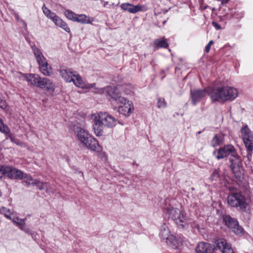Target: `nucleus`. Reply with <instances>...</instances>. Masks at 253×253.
<instances>
[{"label": "nucleus", "mask_w": 253, "mask_h": 253, "mask_svg": "<svg viewBox=\"0 0 253 253\" xmlns=\"http://www.w3.org/2000/svg\"><path fill=\"white\" fill-rule=\"evenodd\" d=\"M32 49L39 65L46 61L45 58L43 56L40 49L36 46L33 47Z\"/></svg>", "instance_id": "23"}, {"label": "nucleus", "mask_w": 253, "mask_h": 253, "mask_svg": "<svg viewBox=\"0 0 253 253\" xmlns=\"http://www.w3.org/2000/svg\"><path fill=\"white\" fill-rule=\"evenodd\" d=\"M6 176L11 179H23L26 173L14 167L6 166Z\"/></svg>", "instance_id": "15"}, {"label": "nucleus", "mask_w": 253, "mask_h": 253, "mask_svg": "<svg viewBox=\"0 0 253 253\" xmlns=\"http://www.w3.org/2000/svg\"><path fill=\"white\" fill-rule=\"evenodd\" d=\"M154 45L157 48H167L169 44L166 39L163 38L162 39H157L154 41Z\"/></svg>", "instance_id": "26"}, {"label": "nucleus", "mask_w": 253, "mask_h": 253, "mask_svg": "<svg viewBox=\"0 0 253 253\" xmlns=\"http://www.w3.org/2000/svg\"><path fill=\"white\" fill-rule=\"evenodd\" d=\"M59 73L60 76L65 82H73L76 86L81 88L85 87L81 76L72 69L66 67H62L59 69Z\"/></svg>", "instance_id": "6"}, {"label": "nucleus", "mask_w": 253, "mask_h": 253, "mask_svg": "<svg viewBox=\"0 0 253 253\" xmlns=\"http://www.w3.org/2000/svg\"><path fill=\"white\" fill-rule=\"evenodd\" d=\"M213 155L216 159L220 160L231 156L230 161V167L235 176L238 179L241 178L244 175L242 160L237 154L234 147L231 145H227L215 150Z\"/></svg>", "instance_id": "1"}, {"label": "nucleus", "mask_w": 253, "mask_h": 253, "mask_svg": "<svg viewBox=\"0 0 253 253\" xmlns=\"http://www.w3.org/2000/svg\"><path fill=\"white\" fill-rule=\"evenodd\" d=\"M25 182L28 185H32L33 186H37V188L40 190H45L47 193L51 192L50 186L48 183L41 181L39 179H34L31 175H29L26 173Z\"/></svg>", "instance_id": "10"}, {"label": "nucleus", "mask_w": 253, "mask_h": 253, "mask_svg": "<svg viewBox=\"0 0 253 253\" xmlns=\"http://www.w3.org/2000/svg\"><path fill=\"white\" fill-rule=\"evenodd\" d=\"M64 15L65 17L70 20L75 21L77 18V14L75 13L73 11L69 10H65Z\"/></svg>", "instance_id": "28"}, {"label": "nucleus", "mask_w": 253, "mask_h": 253, "mask_svg": "<svg viewBox=\"0 0 253 253\" xmlns=\"http://www.w3.org/2000/svg\"><path fill=\"white\" fill-rule=\"evenodd\" d=\"M223 141L224 135L221 133H219L214 135L211 141V146L215 147L222 144Z\"/></svg>", "instance_id": "24"}, {"label": "nucleus", "mask_w": 253, "mask_h": 253, "mask_svg": "<svg viewBox=\"0 0 253 253\" xmlns=\"http://www.w3.org/2000/svg\"><path fill=\"white\" fill-rule=\"evenodd\" d=\"M18 77L23 80L26 81L30 85H34L37 87L39 86L40 82L42 77L37 74H22L18 73Z\"/></svg>", "instance_id": "12"}, {"label": "nucleus", "mask_w": 253, "mask_h": 253, "mask_svg": "<svg viewBox=\"0 0 253 253\" xmlns=\"http://www.w3.org/2000/svg\"><path fill=\"white\" fill-rule=\"evenodd\" d=\"M94 86V84H90L88 85V86H87V87L88 88H91V87H93Z\"/></svg>", "instance_id": "39"}, {"label": "nucleus", "mask_w": 253, "mask_h": 253, "mask_svg": "<svg viewBox=\"0 0 253 253\" xmlns=\"http://www.w3.org/2000/svg\"><path fill=\"white\" fill-rule=\"evenodd\" d=\"M213 42L212 41H210L209 42V43L206 47V52H209V51L210 50L211 46L213 44Z\"/></svg>", "instance_id": "36"}, {"label": "nucleus", "mask_w": 253, "mask_h": 253, "mask_svg": "<svg viewBox=\"0 0 253 253\" xmlns=\"http://www.w3.org/2000/svg\"><path fill=\"white\" fill-rule=\"evenodd\" d=\"M218 173L217 170H214V171L212 172V174L210 176L209 179L211 181H213L214 180H216L217 178H218Z\"/></svg>", "instance_id": "33"}, {"label": "nucleus", "mask_w": 253, "mask_h": 253, "mask_svg": "<svg viewBox=\"0 0 253 253\" xmlns=\"http://www.w3.org/2000/svg\"><path fill=\"white\" fill-rule=\"evenodd\" d=\"M227 204L231 207L239 208L245 211L249 204V200L240 193H233L228 196Z\"/></svg>", "instance_id": "8"}, {"label": "nucleus", "mask_w": 253, "mask_h": 253, "mask_svg": "<svg viewBox=\"0 0 253 253\" xmlns=\"http://www.w3.org/2000/svg\"><path fill=\"white\" fill-rule=\"evenodd\" d=\"M0 131L2 133L8 134L10 132V130L8 126L4 125L2 120L0 118Z\"/></svg>", "instance_id": "31"}, {"label": "nucleus", "mask_w": 253, "mask_h": 253, "mask_svg": "<svg viewBox=\"0 0 253 253\" xmlns=\"http://www.w3.org/2000/svg\"><path fill=\"white\" fill-rule=\"evenodd\" d=\"M164 211L167 213L169 217L171 218L176 224L182 228L185 227L190 223L189 220L178 209L174 208L170 205L165 208Z\"/></svg>", "instance_id": "7"}, {"label": "nucleus", "mask_w": 253, "mask_h": 253, "mask_svg": "<svg viewBox=\"0 0 253 253\" xmlns=\"http://www.w3.org/2000/svg\"><path fill=\"white\" fill-rule=\"evenodd\" d=\"M91 119L93 132L97 137L104 135V127L112 128L118 123H120L117 119L106 112H99L92 114Z\"/></svg>", "instance_id": "3"}, {"label": "nucleus", "mask_w": 253, "mask_h": 253, "mask_svg": "<svg viewBox=\"0 0 253 253\" xmlns=\"http://www.w3.org/2000/svg\"><path fill=\"white\" fill-rule=\"evenodd\" d=\"M217 247L221 250L222 253H234L231 246L223 239H219L215 241Z\"/></svg>", "instance_id": "17"}, {"label": "nucleus", "mask_w": 253, "mask_h": 253, "mask_svg": "<svg viewBox=\"0 0 253 253\" xmlns=\"http://www.w3.org/2000/svg\"><path fill=\"white\" fill-rule=\"evenodd\" d=\"M42 9L45 16L50 19L56 26L62 28L68 33H71L70 28L68 24L56 13L52 12L45 5H43Z\"/></svg>", "instance_id": "9"}, {"label": "nucleus", "mask_w": 253, "mask_h": 253, "mask_svg": "<svg viewBox=\"0 0 253 253\" xmlns=\"http://www.w3.org/2000/svg\"><path fill=\"white\" fill-rule=\"evenodd\" d=\"M242 137L244 143L249 151H252L253 148V135L251 131L245 126L241 129Z\"/></svg>", "instance_id": "11"}, {"label": "nucleus", "mask_w": 253, "mask_h": 253, "mask_svg": "<svg viewBox=\"0 0 253 253\" xmlns=\"http://www.w3.org/2000/svg\"><path fill=\"white\" fill-rule=\"evenodd\" d=\"M213 250V248L210 244L204 242L199 243L195 248L197 253H209Z\"/></svg>", "instance_id": "19"}, {"label": "nucleus", "mask_w": 253, "mask_h": 253, "mask_svg": "<svg viewBox=\"0 0 253 253\" xmlns=\"http://www.w3.org/2000/svg\"><path fill=\"white\" fill-rule=\"evenodd\" d=\"M212 25L216 29L219 30L220 29V26L217 23L213 22Z\"/></svg>", "instance_id": "37"}, {"label": "nucleus", "mask_w": 253, "mask_h": 253, "mask_svg": "<svg viewBox=\"0 0 253 253\" xmlns=\"http://www.w3.org/2000/svg\"><path fill=\"white\" fill-rule=\"evenodd\" d=\"M211 88L203 90L197 89L191 92V98L193 104L196 105L202 100L207 94L209 95Z\"/></svg>", "instance_id": "14"}, {"label": "nucleus", "mask_w": 253, "mask_h": 253, "mask_svg": "<svg viewBox=\"0 0 253 253\" xmlns=\"http://www.w3.org/2000/svg\"><path fill=\"white\" fill-rule=\"evenodd\" d=\"M93 21L92 18H90L84 14H77L75 22L82 24H90Z\"/></svg>", "instance_id": "25"}, {"label": "nucleus", "mask_w": 253, "mask_h": 253, "mask_svg": "<svg viewBox=\"0 0 253 253\" xmlns=\"http://www.w3.org/2000/svg\"><path fill=\"white\" fill-rule=\"evenodd\" d=\"M39 69L44 76H50L53 75V71L52 68L48 64L47 61L39 65Z\"/></svg>", "instance_id": "21"}, {"label": "nucleus", "mask_w": 253, "mask_h": 253, "mask_svg": "<svg viewBox=\"0 0 253 253\" xmlns=\"http://www.w3.org/2000/svg\"><path fill=\"white\" fill-rule=\"evenodd\" d=\"M121 7L123 10L129 13H136L142 11L143 6L139 4L134 5L129 3H124L121 5Z\"/></svg>", "instance_id": "18"}, {"label": "nucleus", "mask_w": 253, "mask_h": 253, "mask_svg": "<svg viewBox=\"0 0 253 253\" xmlns=\"http://www.w3.org/2000/svg\"><path fill=\"white\" fill-rule=\"evenodd\" d=\"M157 106L158 108H164L166 107L167 103L164 98H159L158 100Z\"/></svg>", "instance_id": "32"}, {"label": "nucleus", "mask_w": 253, "mask_h": 253, "mask_svg": "<svg viewBox=\"0 0 253 253\" xmlns=\"http://www.w3.org/2000/svg\"><path fill=\"white\" fill-rule=\"evenodd\" d=\"M173 238H169V240H167L165 242L166 243L171 246L172 248H177L181 244V240L179 239L176 238L173 235Z\"/></svg>", "instance_id": "27"}, {"label": "nucleus", "mask_w": 253, "mask_h": 253, "mask_svg": "<svg viewBox=\"0 0 253 253\" xmlns=\"http://www.w3.org/2000/svg\"><path fill=\"white\" fill-rule=\"evenodd\" d=\"M118 88L111 86H106L96 89L95 92L99 94H106L111 97L113 101L117 104L118 112L125 117H129L133 112L134 108L132 102L126 98L119 95L117 92Z\"/></svg>", "instance_id": "2"}, {"label": "nucleus", "mask_w": 253, "mask_h": 253, "mask_svg": "<svg viewBox=\"0 0 253 253\" xmlns=\"http://www.w3.org/2000/svg\"><path fill=\"white\" fill-rule=\"evenodd\" d=\"M8 137H9L10 140L12 142H14L18 145H21L22 144V143L20 142L19 140L15 139L11 134H9V133L8 134Z\"/></svg>", "instance_id": "35"}, {"label": "nucleus", "mask_w": 253, "mask_h": 253, "mask_svg": "<svg viewBox=\"0 0 253 253\" xmlns=\"http://www.w3.org/2000/svg\"><path fill=\"white\" fill-rule=\"evenodd\" d=\"M6 166H3L0 167V178L3 175L6 176Z\"/></svg>", "instance_id": "34"}, {"label": "nucleus", "mask_w": 253, "mask_h": 253, "mask_svg": "<svg viewBox=\"0 0 253 253\" xmlns=\"http://www.w3.org/2000/svg\"><path fill=\"white\" fill-rule=\"evenodd\" d=\"M160 236L162 240L165 241L167 240H169V238H173V235L170 234L168 225L165 223H164L161 227Z\"/></svg>", "instance_id": "20"}, {"label": "nucleus", "mask_w": 253, "mask_h": 253, "mask_svg": "<svg viewBox=\"0 0 253 253\" xmlns=\"http://www.w3.org/2000/svg\"><path fill=\"white\" fill-rule=\"evenodd\" d=\"M78 140L91 151L100 153L102 147L99 145L98 141L84 128H78L76 131Z\"/></svg>", "instance_id": "5"}, {"label": "nucleus", "mask_w": 253, "mask_h": 253, "mask_svg": "<svg viewBox=\"0 0 253 253\" xmlns=\"http://www.w3.org/2000/svg\"><path fill=\"white\" fill-rule=\"evenodd\" d=\"M108 4V2H105L104 4V6H105Z\"/></svg>", "instance_id": "40"}, {"label": "nucleus", "mask_w": 253, "mask_h": 253, "mask_svg": "<svg viewBox=\"0 0 253 253\" xmlns=\"http://www.w3.org/2000/svg\"><path fill=\"white\" fill-rule=\"evenodd\" d=\"M224 221L226 225L230 228L236 235H242L243 233V229L240 226L238 222L228 215L224 217Z\"/></svg>", "instance_id": "13"}, {"label": "nucleus", "mask_w": 253, "mask_h": 253, "mask_svg": "<svg viewBox=\"0 0 253 253\" xmlns=\"http://www.w3.org/2000/svg\"><path fill=\"white\" fill-rule=\"evenodd\" d=\"M14 16H15V17L16 18V19H17V20H19V17L17 13H15V14H14Z\"/></svg>", "instance_id": "38"}, {"label": "nucleus", "mask_w": 253, "mask_h": 253, "mask_svg": "<svg viewBox=\"0 0 253 253\" xmlns=\"http://www.w3.org/2000/svg\"><path fill=\"white\" fill-rule=\"evenodd\" d=\"M115 89L118 88L117 92L119 93V95L122 96L123 93L126 95H130L132 92V86L131 85H126L124 86H115L114 85H110Z\"/></svg>", "instance_id": "22"}, {"label": "nucleus", "mask_w": 253, "mask_h": 253, "mask_svg": "<svg viewBox=\"0 0 253 253\" xmlns=\"http://www.w3.org/2000/svg\"><path fill=\"white\" fill-rule=\"evenodd\" d=\"M12 221L19 226V227L23 229V227L25 224V221L24 219L19 218L18 217L11 218Z\"/></svg>", "instance_id": "29"}, {"label": "nucleus", "mask_w": 253, "mask_h": 253, "mask_svg": "<svg viewBox=\"0 0 253 253\" xmlns=\"http://www.w3.org/2000/svg\"><path fill=\"white\" fill-rule=\"evenodd\" d=\"M0 212L1 214H3L7 218L11 219V215L12 214V211L9 209L2 207L0 209Z\"/></svg>", "instance_id": "30"}, {"label": "nucleus", "mask_w": 253, "mask_h": 253, "mask_svg": "<svg viewBox=\"0 0 253 253\" xmlns=\"http://www.w3.org/2000/svg\"><path fill=\"white\" fill-rule=\"evenodd\" d=\"M39 85V86L38 87L45 90L50 93H53L55 90V84L50 80L47 78L42 77Z\"/></svg>", "instance_id": "16"}, {"label": "nucleus", "mask_w": 253, "mask_h": 253, "mask_svg": "<svg viewBox=\"0 0 253 253\" xmlns=\"http://www.w3.org/2000/svg\"><path fill=\"white\" fill-rule=\"evenodd\" d=\"M200 133H201V131H198V132H197V134H200Z\"/></svg>", "instance_id": "41"}, {"label": "nucleus", "mask_w": 253, "mask_h": 253, "mask_svg": "<svg viewBox=\"0 0 253 253\" xmlns=\"http://www.w3.org/2000/svg\"><path fill=\"white\" fill-rule=\"evenodd\" d=\"M238 95L237 90L228 86L211 88L209 94L213 101L232 100Z\"/></svg>", "instance_id": "4"}]
</instances>
